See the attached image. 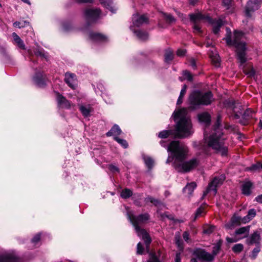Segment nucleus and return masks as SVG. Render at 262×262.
I'll list each match as a JSON object with an SVG mask.
<instances>
[{
	"label": "nucleus",
	"mask_w": 262,
	"mask_h": 262,
	"mask_svg": "<svg viewBox=\"0 0 262 262\" xmlns=\"http://www.w3.org/2000/svg\"><path fill=\"white\" fill-rule=\"evenodd\" d=\"M100 15V10L99 9H88L85 10L84 15L89 21H94L98 18Z\"/></svg>",
	"instance_id": "12"
},
{
	"label": "nucleus",
	"mask_w": 262,
	"mask_h": 262,
	"mask_svg": "<svg viewBox=\"0 0 262 262\" xmlns=\"http://www.w3.org/2000/svg\"><path fill=\"white\" fill-rule=\"evenodd\" d=\"M190 19L194 24H197L202 20H204L210 24L212 27V32L217 34L221 27L224 25V21L221 19H212L208 15H204L200 12L189 14Z\"/></svg>",
	"instance_id": "7"
},
{
	"label": "nucleus",
	"mask_w": 262,
	"mask_h": 262,
	"mask_svg": "<svg viewBox=\"0 0 262 262\" xmlns=\"http://www.w3.org/2000/svg\"><path fill=\"white\" fill-rule=\"evenodd\" d=\"M196 187V184L195 182H191L183 188V191L188 195H191Z\"/></svg>",
	"instance_id": "21"
},
{
	"label": "nucleus",
	"mask_w": 262,
	"mask_h": 262,
	"mask_svg": "<svg viewBox=\"0 0 262 262\" xmlns=\"http://www.w3.org/2000/svg\"><path fill=\"white\" fill-rule=\"evenodd\" d=\"M252 183L250 182H247L242 185V192L245 195H249L251 193Z\"/></svg>",
	"instance_id": "27"
},
{
	"label": "nucleus",
	"mask_w": 262,
	"mask_h": 262,
	"mask_svg": "<svg viewBox=\"0 0 262 262\" xmlns=\"http://www.w3.org/2000/svg\"><path fill=\"white\" fill-rule=\"evenodd\" d=\"M127 217L135 228L138 235L141 237L144 240L147 252H149V245L151 242V238L147 232L139 227L140 224L145 223L149 219V215L148 213H144L135 216L131 212L127 213Z\"/></svg>",
	"instance_id": "5"
},
{
	"label": "nucleus",
	"mask_w": 262,
	"mask_h": 262,
	"mask_svg": "<svg viewBox=\"0 0 262 262\" xmlns=\"http://www.w3.org/2000/svg\"><path fill=\"white\" fill-rule=\"evenodd\" d=\"M89 37L90 40L95 42H105L107 40V37L105 35L93 32L89 33Z\"/></svg>",
	"instance_id": "15"
},
{
	"label": "nucleus",
	"mask_w": 262,
	"mask_h": 262,
	"mask_svg": "<svg viewBox=\"0 0 262 262\" xmlns=\"http://www.w3.org/2000/svg\"><path fill=\"white\" fill-rule=\"evenodd\" d=\"M183 98V97H181V96H179L178 101H177V104L179 105L182 103Z\"/></svg>",
	"instance_id": "63"
},
{
	"label": "nucleus",
	"mask_w": 262,
	"mask_h": 262,
	"mask_svg": "<svg viewBox=\"0 0 262 262\" xmlns=\"http://www.w3.org/2000/svg\"><path fill=\"white\" fill-rule=\"evenodd\" d=\"M133 194L132 191L127 188H125L122 190L120 193V196L123 199H127L131 196Z\"/></svg>",
	"instance_id": "30"
},
{
	"label": "nucleus",
	"mask_w": 262,
	"mask_h": 262,
	"mask_svg": "<svg viewBox=\"0 0 262 262\" xmlns=\"http://www.w3.org/2000/svg\"><path fill=\"white\" fill-rule=\"evenodd\" d=\"M232 249L234 253H239L243 250L244 246L242 244H237L234 245Z\"/></svg>",
	"instance_id": "33"
},
{
	"label": "nucleus",
	"mask_w": 262,
	"mask_h": 262,
	"mask_svg": "<svg viewBox=\"0 0 262 262\" xmlns=\"http://www.w3.org/2000/svg\"><path fill=\"white\" fill-rule=\"evenodd\" d=\"M255 201L258 203H262V194L256 197Z\"/></svg>",
	"instance_id": "62"
},
{
	"label": "nucleus",
	"mask_w": 262,
	"mask_h": 262,
	"mask_svg": "<svg viewBox=\"0 0 262 262\" xmlns=\"http://www.w3.org/2000/svg\"><path fill=\"white\" fill-rule=\"evenodd\" d=\"M242 106L239 103H235V102H233L232 103V108L235 114V115L237 117H239V115H241L243 112V110L242 109Z\"/></svg>",
	"instance_id": "28"
},
{
	"label": "nucleus",
	"mask_w": 262,
	"mask_h": 262,
	"mask_svg": "<svg viewBox=\"0 0 262 262\" xmlns=\"http://www.w3.org/2000/svg\"><path fill=\"white\" fill-rule=\"evenodd\" d=\"M225 180V177L224 175H221L218 177H215L211 182L209 184L207 190L204 192V195H206L210 191H213L214 194L216 193V187L221 185L224 180Z\"/></svg>",
	"instance_id": "10"
},
{
	"label": "nucleus",
	"mask_w": 262,
	"mask_h": 262,
	"mask_svg": "<svg viewBox=\"0 0 262 262\" xmlns=\"http://www.w3.org/2000/svg\"><path fill=\"white\" fill-rule=\"evenodd\" d=\"M213 95L211 92L202 93L196 91L193 92L189 97V108L195 110L200 105H208L213 101Z\"/></svg>",
	"instance_id": "6"
},
{
	"label": "nucleus",
	"mask_w": 262,
	"mask_h": 262,
	"mask_svg": "<svg viewBox=\"0 0 262 262\" xmlns=\"http://www.w3.org/2000/svg\"><path fill=\"white\" fill-rule=\"evenodd\" d=\"M175 242L179 250L182 251L183 249V242L181 241L180 236L179 235H176Z\"/></svg>",
	"instance_id": "35"
},
{
	"label": "nucleus",
	"mask_w": 262,
	"mask_h": 262,
	"mask_svg": "<svg viewBox=\"0 0 262 262\" xmlns=\"http://www.w3.org/2000/svg\"><path fill=\"white\" fill-rule=\"evenodd\" d=\"M35 54L37 56L46 57V55L40 50L35 51Z\"/></svg>",
	"instance_id": "57"
},
{
	"label": "nucleus",
	"mask_w": 262,
	"mask_h": 262,
	"mask_svg": "<svg viewBox=\"0 0 262 262\" xmlns=\"http://www.w3.org/2000/svg\"><path fill=\"white\" fill-rule=\"evenodd\" d=\"M77 3H91L93 2V0H74Z\"/></svg>",
	"instance_id": "58"
},
{
	"label": "nucleus",
	"mask_w": 262,
	"mask_h": 262,
	"mask_svg": "<svg viewBox=\"0 0 262 262\" xmlns=\"http://www.w3.org/2000/svg\"><path fill=\"white\" fill-rule=\"evenodd\" d=\"M0 262H21L14 252H7L0 255Z\"/></svg>",
	"instance_id": "11"
},
{
	"label": "nucleus",
	"mask_w": 262,
	"mask_h": 262,
	"mask_svg": "<svg viewBox=\"0 0 262 262\" xmlns=\"http://www.w3.org/2000/svg\"><path fill=\"white\" fill-rule=\"evenodd\" d=\"M183 237L186 242H188L189 239V234L187 231H185L183 234Z\"/></svg>",
	"instance_id": "54"
},
{
	"label": "nucleus",
	"mask_w": 262,
	"mask_h": 262,
	"mask_svg": "<svg viewBox=\"0 0 262 262\" xmlns=\"http://www.w3.org/2000/svg\"><path fill=\"white\" fill-rule=\"evenodd\" d=\"M21 23H22L23 25H25V27L29 25V22H27L26 21H23Z\"/></svg>",
	"instance_id": "64"
},
{
	"label": "nucleus",
	"mask_w": 262,
	"mask_h": 262,
	"mask_svg": "<svg viewBox=\"0 0 262 262\" xmlns=\"http://www.w3.org/2000/svg\"><path fill=\"white\" fill-rule=\"evenodd\" d=\"M173 55L170 50H167L164 55L165 61L166 62H169L173 59Z\"/></svg>",
	"instance_id": "34"
},
{
	"label": "nucleus",
	"mask_w": 262,
	"mask_h": 262,
	"mask_svg": "<svg viewBox=\"0 0 262 262\" xmlns=\"http://www.w3.org/2000/svg\"><path fill=\"white\" fill-rule=\"evenodd\" d=\"M190 65L191 66L195 69L196 68V63L194 59H191L190 60Z\"/></svg>",
	"instance_id": "61"
},
{
	"label": "nucleus",
	"mask_w": 262,
	"mask_h": 262,
	"mask_svg": "<svg viewBox=\"0 0 262 262\" xmlns=\"http://www.w3.org/2000/svg\"><path fill=\"white\" fill-rule=\"evenodd\" d=\"M223 5L226 8V9L229 10L230 12H233V8L232 7V1L231 0H223Z\"/></svg>",
	"instance_id": "32"
},
{
	"label": "nucleus",
	"mask_w": 262,
	"mask_h": 262,
	"mask_svg": "<svg viewBox=\"0 0 262 262\" xmlns=\"http://www.w3.org/2000/svg\"><path fill=\"white\" fill-rule=\"evenodd\" d=\"M227 35L224 38L227 44L230 46H233L236 48L237 58L241 63L240 66L246 61V43L243 40L244 37V34L241 31L235 30L233 36L231 37V31L230 28H226Z\"/></svg>",
	"instance_id": "4"
},
{
	"label": "nucleus",
	"mask_w": 262,
	"mask_h": 262,
	"mask_svg": "<svg viewBox=\"0 0 262 262\" xmlns=\"http://www.w3.org/2000/svg\"><path fill=\"white\" fill-rule=\"evenodd\" d=\"M142 157L146 166L149 169H151L154 165V160L151 157L144 155H143Z\"/></svg>",
	"instance_id": "26"
},
{
	"label": "nucleus",
	"mask_w": 262,
	"mask_h": 262,
	"mask_svg": "<svg viewBox=\"0 0 262 262\" xmlns=\"http://www.w3.org/2000/svg\"><path fill=\"white\" fill-rule=\"evenodd\" d=\"M210 58L213 64L216 67H219L221 60L219 55H210Z\"/></svg>",
	"instance_id": "31"
},
{
	"label": "nucleus",
	"mask_w": 262,
	"mask_h": 262,
	"mask_svg": "<svg viewBox=\"0 0 262 262\" xmlns=\"http://www.w3.org/2000/svg\"><path fill=\"white\" fill-rule=\"evenodd\" d=\"M12 36L13 37L14 40L18 47L22 49H25V45L24 43V41L19 37V36L14 32L12 33Z\"/></svg>",
	"instance_id": "25"
},
{
	"label": "nucleus",
	"mask_w": 262,
	"mask_h": 262,
	"mask_svg": "<svg viewBox=\"0 0 262 262\" xmlns=\"http://www.w3.org/2000/svg\"><path fill=\"white\" fill-rule=\"evenodd\" d=\"M256 215V211L254 209H250L248 212L247 215L243 218V223H246L249 222L250 220H251L253 217Z\"/></svg>",
	"instance_id": "24"
},
{
	"label": "nucleus",
	"mask_w": 262,
	"mask_h": 262,
	"mask_svg": "<svg viewBox=\"0 0 262 262\" xmlns=\"http://www.w3.org/2000/svg\"><path fill=\"white\" fill-rule=\"evenodd\" d=\"M130 29H132L134 33L136 34L137 37L141 40H145L148 38V34L146 32H143L141 30L135 31L132 29V27H130Z\"/></svg>",
	"instance_id": "22"
},
{
	"label": "nucleus",
	"mask_w": 262,
	"mask_h": 262,
	"mask_svg": "<svg viewBox=\"0 0 262 262\" xmlns=\"http://www.w3.org/2000/svg\"><path fill=\"white\" fill-rule=\"evenodd\" d=\"M226 241L228 243H235V242L238 241L239 239L237 237H235L234 238H230V237H227Z\"/></svg>",
	"instance_id": "53"
},
{
	"label": "nucleus",
	"mask_w": 262,
	"mask_h": 262,
	"mask_svg": "<svg viewBox=\"0 0 262 262\" xmlns=\"http://www.w3.org/2000/svg\"><path fill=\"white\" fill-rule=\"evenodd\" d=\"M174 120L177 122L176 130H164L158 134V137L165 139L170 135L175 137L186 138L193 133L192 124L189 116L187 115V110L183 108L174 112L173 113Z\"/></svg>",
	"instance_id": "3"
},
{
	"label": "nucleus",
	"mask_w": 262,
	"mask_h": 262,
	"mask_svg": "<svg viewBox=\"0 0 262 262\" xmlns=\"http://www.w3.org/2000/svg\"><path fill=\"white\" fill-rule=\"evenodd\" d=\"M241 222H243V219L238 216L234 215L230 221L225 225V227L228 229H232L236 226L239 225Z\"/></svg>",
	"instance_id": "17"
},
{
	"label": "nucleus",
	"mask_w": 262,
	"mask_h": 262,
	"mask_svg": "<svg viewBox=\"0 0 262 262\" xmlns=\"http://www.w3.org/2000/svg\"><path fill=\"white\" fill-rule=\"evenodd\" d=\"M163 15L166 21H167L168 22L170 23H172L175 21V18L171 14L163 13Z\"/></svg>",
	"instance_id": "39"
},
{
	"label": "nucleus",
	"mask_w": 262,
	"mask_h": 262,
	"mask_svg": "<svg viewBox=\"0 0 262 262\" xmlns=\"http://www.w3.org/2000/svg\"><path fill=\"white\" fill-rule=\"evenodd\" d=\"M221 121V117L218 116L216 126L209 136H207L206 134V131H205L203 143L196 142L193 143L194 146L204 154H207L208 149L211 148L217 152L220 153L222 156L227 155L228 148L224 145V141L225 138L222 137L223 133L219 127Z\"/></svg>",
	"instance_id": "1"
},
{
	"label": "nucleus",
	"mask_w": 262,
	"mask_h": 262,
	"mask_svg": "<svg viewBox=\"0 0 262 262\" xmlns=\"http://www.w3.org/2000/svg\"><path fill=\"white\" fill-rule=\"evenodd\" d=\"M181 254L180 253H177L176 255L174 261L175 262H181Z\"/></svg>",
	"instance_id": "60"
},
{
	"label": "nucleus",
	"mask_w": 262,
	"mask_h": 262,
	"mask_svg": "<svg viewBox=\"0 0 262 262\" xmlns=\"http://www.w3.org/2000/svg\"><path fill=\"white\" fill-rule=\"evenodd\" d=\"M79 110L81 113L84 117H88L90 116V113L92 111V108L90 106H85L83 105H80Z\"/></svg>",
	"instance_id": "29"
},
{
	"label": "nucleus",
	"mask_w": 262,
	"mask_h": 262,
	"mask_svg": "<svg viewBox=\"0 0 262 262\" xmlns=\"http://www.w3.org/2000/svg\"><path fill=\"white\" fill-rule=\"evenodd\" d=\"M187 85L184 84L180 92V96H181V97H184V95H185L186 93V90H187Z\"/></svg>",
	"instance_id": "46"
},
{
	"label": "nucleus",
	"mask_w": 262,
	"mask_h": 262,
	"mask_svg": "<svg viewBox=\"0 0 262 262\" xmlns=\"http://www.w3.org/2000/svg\"><path fill=\"white\" fill-rule=\"evenodd\" d=\"M72 27L70 24L66 23L63 25L62 30L65 32H69L71 30Z\"/></svg>",
	"instance_id": "42"
},
{
	"label": "nucleus",
	"mask_w": 262,
	"mask_h": 262,
	"mask_svg": "<svg viewBox=\"0 0 262 262\" xmlns=\"http://www.w3.org/2000/svg\"><path fill=\"white\" fill-rule=\"evenodd\" d=\"M144 248L141 243L137 244V253L138 254H142L143 253Z\"/></svg>",
	"instance_id": "44"
},
{
	"label": "nucleus",
	"mask_w": 262,
	"mask_h": 262,
	"mask_svg": "<svg viewBox=\"0 0 262 262\" xmlns=\"http://www.w3.org/2000/svg\"><path fill=\"white\" fill-rule=\"evenodd\" d=\"M193 254L202 262H212L216 253L210 254L204 250L196 249L194 250Z\"/></svg>",
	"instance_id": "8"
},
{
	"label": "nucleus",
	"mask_w": 262,
	"mask_h": 262,
	"mask_svg": "<svg viewBox=\"0 0 262 262\" xmlns=\"http://www.w3.org/2000/svg\"><path fill=\"white\" fill-rule=\"evenodd\" d=\"M40 234H37L34 236V237L32 239V242L34 244L37 243L40 240Z\"/></svg>",
	"instance_id": "48"
},
{
	"label": "nucleus",
	"mask_w": 262,
	"mask_h": 262,
	"mask_svg": "<svg viewBox=\"0 0 262 262\" xmlns=\"http://www.w3.org/2000/svg\"><path fill=\"white\" fill-rule=\"evenodd\" d=\"M260 168V163L252 165L250 168V170H257Z\"/></svg>",
	"instance_id": "56"
},
{
	"label": "nucleus",
	"mask_w": 262,
	"mask_h": 262,
	"mask_svg": "<svg viewBox=\"0 0 262 262\" xmlns=\"http://www.w3.org/2000/svg\"><path fill=\"white\" fill-rule=\"evenodd\" d=\"M145 201L147 202H150L153 203L155 205H158L159 204V201L158 200H156L152 197L148 196L145 199Z\"/></svg>",
	"instance_id": "40"
},
{
	"label": "nucleus",
	"mask_w": 262,
	"mask_h": 262,
	"mask_svg": "<svg viewBox=\"0 0 262 262\" xmlns=\"http://www.w3.org/2000/svg\"><path fill=\"white\" fill-rule=\"evenodd\" d=\"M260 239L259 232L256 231L249 236H248L246 240V244L248 245H258L260 243Z\"/></svg>",
	"instance_id": "13"
},
{
	"label": "nucleus",
	"mask_w": 262,
	"mask_h": 262,
	"mask_svg": "<svg viewBox=\"0 0 262 262\" xmlns=\"http://www.w3.org/2000/svg\"><path fill=\"white\" fill-rule=\"evenodd\" d=\"M200 122L207 124L210 121V116L208 113L205 112L198 115Z\"/></svg>",
	"instance_id": "23"
},
{
	"label": "nucleus",
	"mask_w": 262,
	"mask_h": 262,
	"mask_svg": "<svg viewBox=\"0 0 262 262\" xmlns=\"http://www.w3.org/2000/svg\"><path fill=\"white\" fill-rule=\"evenodd\" d=\"M186 51L184 49H178L177 52V54L179 56H183L186 54Z\"/></svg>",
	"instance_id": "47"
},
{
	"label": "nucleus",
	"mask_w": 262,
	"mask_h": 262,
	"mask_svg": "<svg viewBox=\"0 0 262 262\" xmlns=\"http://www.w3.org/2000/svg\"><path fill=\"white\" fill-rule=\"evenodd\" d=\"M194 29V32H201V28L196 25V24H194L193 27Z\"/></svg>",
	"instance_id": "59"
},
{
	"label": "nucleus",
	"mask_w": 262,
	"mask_h": 262,
	"mask_svg": "<svg viewBox=\"0 0 262 262\" xmlns=\"http://www.w3.org/2000/svg\"><path fill=\"white\" fill-rule=\"evenodd\" d=\"M148 22V18L145 15H139L138 13L133 16V23L134 26L140 27Z\"/></svg>",
	"instance_id": "14"
},
{
	"label": "nucleus",
	"mask_w": 262,
	"mask_h": 262,
	"mask_svg": "<svg viewBox=\"0 0 262 262\" xmlns=\"http://www.w3.org/2000/svg\"><path fill=\"white\" fill-rule=\"evenodd\" d=\"M108 169L113 172L116 171L118 172L119 171L118 168L114 165H110L108 166Z\"/></svg>",
	"instance_id": "50"
},
{
	"label": "nucleus",
	"mask_w": 262,
	"mask_h": 262,
	"mask_svg": "<svg viewBox=\"0 0 262 262\" xmlns=\"http://www.w3.org/2000/svg\"><path fill=\"white\" fill-rule=\"evenodd\" d=\"M244 73L248 77H253L255 75V71L253 68L245 69L243 70Z\"/></svg>",
	"instance_id": "37"
},
{
	"label": "nucleus",
	"mask_w": 262,
	"mask_h": 262,
	"mask_svg": "<svg viewBox=\"0 0 262 262\" xmlns=\"http://www.w3.org/2000/svg\"><path fill=\"white\" fill-rule=\"evenodd\" d=\"M250 231V226H246L237 229L235 231V234L237 235H241V236L237 237L239 240L243 239L248 237Z\"/></svg>",
	"instance_id": "16"
},
{
	"label": "nucleus",
	"mask_w": 262,
	"mask_h": 262,
	"mask_svg": "<svg viewBox=\"0 0 262 262\" xmlns=\"http://www.w3.org/2000/svg\"><path fill=\"white\" fill-rule=\"evenodd\" d=\"M203 212V209H202L201 208H198L195 212L194 220H195L197 217L200 216Z\"/></svg>",
	"instance_id": "49"
},
{
	"label": "nucleus",
	"mask_w": 262,
	"mask_h": 262,
	"mask_svg": "<svg viewBox=\"0 0 262 262\" xmlns=\"http://www.w3.org/2000/svg\"><path fill=\"white\" fill-rule=\"evenodd\" d=\"M101 3L103 4L105 6V7H107L108 6L107 8L108 9H109L111 11H113V9H112V8L111 6V5L112 4V3L109 0H104L103 1H101Z\"/></svg>",
	"instance_id": "45"
},
{
	"label": "nucleus",
	"mask_w": 262,
	"mask_h": 262,
	"mask_svg": "<svg viewBox=\"0 0 262 262\" xmlns=\"http://www.w3.org/2000/svg\"><path fill=\"white\" fill-rule=\"evenodd\" d=\"M167 151L172 154L175 161L173 166L178 172H188L196 167L200 160L198 158H194L191 160L182 162L187 158L188 154V148L187 146L181 144L178 141H172L167 147Z\"/></svg>",
	"instance_id": "2"
},
{
	"label": "nucleus",
	"mask_w": 262,
	"mask_h": 262,
	"mask_svg": "<svg viewBox=\"0 0 262 262\" xmlns=\"http://www.w3.org/2000/svg\"><path fill=\"white\" fill-rule=\"evenodd\" d=\"M13 26L14 27H17L18 28L25 27V25H23L22 23L20 21H16L14 23Z\"/></svg>",
	"instance_id": "52"
},
{
	"label": "nucleus",
	"mask_w": 262,
	"mask_h": 262,
	"mask_svg": "<svg viewBox=\"0 0 262 262\" xmlns=\"http://www.w3.org/2000/svg\"><path fill=\"white\" fill-rule=\"evenodd\" d=\"M214 228V227L213 226L209 227L208 228L204 229V233L206 234H210L213 231Z\"/></svg>",
	"instance_id": "51"
},
{
	"label": "nucleus",
	"mask_w": 262,
	"mask_h": 262,
	"mask_svg": "<svg viewBox=\"0 0 262 262\" xmlns=\"http://www.w3.org/2000/svg\"><path fill=\"white\" fill-rule=\"evenodd\" d=\"M183 76L185 77L189 81L192 80V76L190 73L188 71H184L183 73Z\"/></svg>",
	"instance_id": "43"
},
{
	"label": "nucleus",
	"mask_w": 262,
	"mask_h": 262,
	"mask_svg": "<svg viewBox=\"0 0 262 262\" xmlns=\"http://www.w3.org/2000/svg\"><path fill=\"white\" fill-rule=\"evenodd\" d=\"M122 131L119 126L117 124H115L112 127L111 130L106 133V136L108 137L112 136H113L114 137H117L118 136L120 135Z\"/></svg>",
	"instance_id": "20"
},
{
	"label": "nucleus",
	"mask_w": 262,
	"mask_h": 262,
	"mask_svg": "<svg viewBox=\"0 0 262 262\" xmlns=\"http://www.w3.org/2000/svg\"><path fill=\"white\" fill-rule=\"evenodd\" d=\"M75 75L70 73H66L65 74L64 80L73 89L76 87V79Z\"/></svg>",
	"instance_id": "18"
},
{
	"label": "nucleus",
	"mask_w": 262,
	"mask_h": 262,
	"mask_svg": "<svg viewBox=\"0 0 262 262\" xmlns=\"http://www.w3.org/2000/svg\"><path fill=\"white\" fill-rule=\"evenodd\" d=\"M34 80L36 83L40 87L43 86L45 85V82L40 79H35Z\"/></svg>",
	"instance_id": "55"
},
{
	"label": "nucleus",
	"mask_w": 262,
	"mask_h": 262,
	"mask_svg": "<svg viewBox=\"0 0 262 262\" xmlns=\"http://www.w3.org/2000/svg\"><path fill=\"white\" fill-rule=\"evenodd\" d=\"M114 139L115 141H116L119 144H120L121 146H122L124 148H126L128 146V144L126 140L124 139H120L118 137H114Z\"/></svg>",
	"instance_id": "36"
},
{
	"label": "nucleus",
	"mask_w": 262,
	"mask_h": 262,
	"mask_svg": "<svg viewBox=\"0 0 262 262\" xmlns=\"http://www.w3.org/2000/svg\"><path fill=\"white\" fill-rule=\"evenodd\" d=\"M147 262H160L156 255L153 253H150V258Z\"/></svg>",
	"instance_id": "41"
},
{
	"label": "nucleus",
	"mask_w": 262,
	"mask_h": 262,
	"mask_svg": "<svg viewBox=\"0 0 262 262\" xmlns=\"http://www.w3.org/2000/svg\"><path fill=\"white\" fill-rule=\"evenodd\" d=\"M262 4V0H249L245 9V14L248 17H251V12L258 10Z\"/></svg>",
	"instance_id": "9"
},
{
	"label": "nucleus",
	"mask_w": 262,
	"mask_h": 262,
	"mask_svg": "<svg viewBox=\"0 0 262 262\" xmlns=\"http://www.w3.org/2000/svg\"><path fill=\"white\" fill-rule=\"evenodd\" d=\"M57 99L58 105L59 107L67 108H69L70 107L71 105L70 102L67 100L64 97L59 94H58Z\"/></svg>",
	"instance_id": "19"
},
{
	"label": "nucleus",
	"mask_w": 262,
	"mask_h": 262,
	"mask_svg": "<svg viewBox=\"0 0 262 262\" xmlns=\"http://www.w3.org/2000/svg\"><path fill=\"white\" fill-rule=\"evenodd\" d=\"M260 251V247L259 246H256L252 251L251 255H250L251 258L252 259H255L258 253Z\"/></svg>",
	"instance_id": "38"
}]
</instances>
